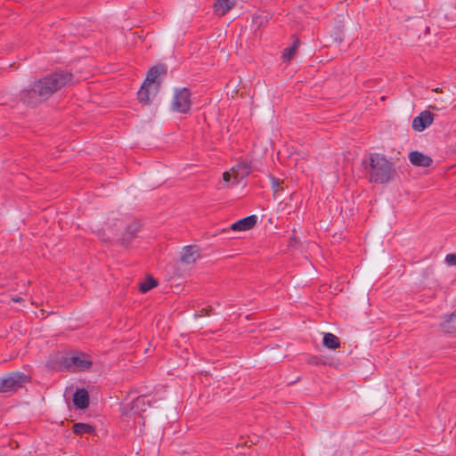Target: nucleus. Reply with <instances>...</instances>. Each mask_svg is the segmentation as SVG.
I'll return each instance as SVG.
<instances>
[{
  "label": "nucleus",
  "mask_w": 456,
  "mask_h": 456,
  "mask_svg": "<svg viewBox=\"0 0 456 456\" xmlns=\"http://www.w3.org/2000/svg\"><path fill=\"white\" fill-rule=\"evenodd\" d=\"M73 83V75L68 71H57L37 80L30 88L20 93V100L28 106H37L47 100L61 87Z\"/></svg>",
  "instance_id": "nucleus-1"
},
{
  "label": "nucleus",
  "mask_w": 456,
  "mask_h": 456,
  "mask_svg": "<svg viewBox=\"0 0 456 456\" xmlns=\"http://www.w3.org/2000/svg\"><path fill=\"white\" fill-rule=\"evenodd\" d=\"M366 170L369 181L379 184L393 181L396 175L394 164L379 153L369 155V165L366 167Z\"/></svg>",
  "instance_id": "nucleus-2"
},
{
  "label": "nucleus",
  "mask_w": 456,
  "mask_h": 456,
  "mask_svg": "<svg viewBox=\"0 0 456 456\" xmlns=\"http://www.w3.org/2000/svg\"><path fill=\"white\" fill-rule=\"evenodd\" d=\"M93 365L90 356L86 354H74L71 356H61L58 363L53 368L57 370H85Z\"/></svg>",
  "instance_id": "nucleus-3"
},
{
  "label": "nucleus",
  "mask_w": 456,
  "mask_h": 456,
  "mask_svg": "<svg viewBox=\"0 0 456 456\" xmlns=\"http://www.w3.org/2000/svg\"><path fill=\"white\" fill-rule=\"evenodd\" d=\"M191 106V93L187 87L175 88L171 108L174 111L185 114Z\"/></svg>",
  "instance_id": "nucleus-4"
},
{
  "label": "nucleus",
  "mask_w": 456,
  "mask_h": 456,
  "mask_svg": "<svg viewBox=\"0 0 456 456\" xmlns=\"http://www.w3.org/2000/svg\"><path fill=\"white\" fill-rule=\"evenodd\" d=\"M27 381V376L21 372H11L0 379V393L17 391Z\"/></svg>",
  "instance_id": "nucleus-5"
},
{
  "label": "nucleus",
  "mask_w": 456,
  "mask_h": 456,
  "mask_svg": "<svg viewBox=\"0 0 456 456\" xmlns=\"http://www.w3.org/2000/svg\"><path fill=\"white\" fill-rule=\"evenodd\" d=\"M231 171L233 177L232 183L237 184L251 173V165L249 162L242 160L232 167Z\"/></svg>",
  "instance_id": "nucleus-6"
},
{
  "label": "nucleus",
  "mask_w": 456,
  "mask_h": 456,
  "mask_svg": "<svg viewBox=\"0 0 456 456\" xmlns=\"http://www.w3.org/2000/svg\"><path fill=\"white\" fill-rule=\"evenodd\" d=\"M433 121L434 115L428 110H424L412 119L411 126L415 131L422 132L428 127Z\"/></svg>",
  "instance_id": "nucleus-7"
},
{
  "label": "nucleus",
  "mask_w": 456,
  "mask_h": 456,
  "mask_svg": "<svg viewBox=\"0 0 456 456\" xmlns=\"http://www.w3.org/2000/svg\"><path fill=\"white\" fill-rule=\"evenodd\" d=\"M409 160L413 166L423 167H429L433 162L429 156L418 151H413L409 153Z\"/></svg>",
  "instance_id": "nucleus-8"
},
{
  "label": "nucleus",
  "mask_w": 456,
  "mask_h": 456,
  "mask_svg": "<svg viewBox=\"0 0 456 456\" xmlns=\"http://www.w3.org/2000/svg\"><path fill=\"white\" fill-rule=\"evenodd\" d=\"M256 222L257 216L256 215H251L233 223L231 228L232 231H248L253 228Z\"/></svg>",
  "instance_id": "nucleus-9"
},
{
  "label": "nucleus",
  "mask_w": 456,
  "mask_h": 456,
  "mask_svg": "<svg viewBox=\"0 0 456 456\" xmlns=\"http://www.w3.org/2000/svg\"><path fill=\"white\" fill-rule=\"evenodd\" d=\"M89 395L88 392L84 388H78L76 390L73 395V403L76 408L84 410L89 405Z\"/></svg>",
  "instance_id": "nucleus-10"
},
{
  "label": "nucleus",
  "mask_w": 456,
  "mask_h": 456,
  "mask_svg": "<svg viewBox=\"0 0 456 456\" xmlns=\"http://www.w3.org/2000/svg\"><path fill=\"white\" fill-rule=\"evenodd\" d=\"M200 257L199 248L196 246H185L180 256L183 263L192 264Z\"/></svg>",
  "instance_id": "nucleus-11"
},
{
  "label": "nucleus",
  "mask_w": 456,
  "mask_h": 456,
  "mask_svg": "<svg viewBox=\"0 0 456 456\" xmlns=\"http://www.w3.org/2000/svg\"><path fill=\"white\" fill-rule=\"evenodd\" d=\"M236 4V0H216L214 4V12L222 17L225 15Z\"/></svg>",
  "instance_id": "nucleus-12"
},
{
  "label": "nucleus",
  "mask_w": 456,
  "mask_h": 456,
  "mask_svg": "<svg viewBox=\"0 0 456 456\" xmlns=\"http://www.w3.org/2000/svg\"><path fill=\"white\" fill-rule=\"evenodd\" d=\"M166 72L167 69L164 65H156L149 69L143 83H145V85L151 86L152 84L157 82V78L159 75L166 74Z\"/></svg>",
  "instance_id": "nucleus-13"
},
{
  "label": "nucleus",
  "mask_w": 456,
  "mask_h": 456,
  "mask_svg": "<svg viewBox=\"0 0 456 456\" xmlns=\"http://www.w3.org/2000/svg\"><path fill=\"white\" fill-rule=\"evenodd\" d=\"M441 329L445 333L456 336V311L445 318L441 323Z\"/></svg>",
  "instance_id": "nucleus-14"
},
{
  "label": "nucleus",
  "mask_w": 456,
  "mask_h": 456,
  "mask_svg": "<svg viewBox=\"0 0 456 456\" xmlns=\"http://www.w3.org/2000/svg\"><path fill=\"white\" fill-rule=\"evenodd\" d=\"M139 229L140 224L137 221H134L129 225H127L125 230V233L120 239L122 240V243H128L135 236Z\"/></svg>",
  "instance_id": "nucleus-15"
},
{
  "label": "nucleus",
  "mask_w": 456,
  "mask_h": 456,
  "mask_svg": "<svg viewBox=\"0 0 456 456\" xmlns=\"http://www.w3.org/2000/svg\"><path fill=\"white\" fill-rule=\"evenodd\" d=\"M323 345L330 349H337L340 346L339 339L332 333H326L323 337Z\"/></svg>",
  "instance_id": "nucleus-16"
},
{
  "label": "nucleus",
  "mask_w": 456,
  "mask_h": 456,
  "mask_svg": "<svg viewBox=\"0 0 456 456\" xmlns=\"http://www.w3.org/2000/svg\"><path fill=\"white\" fill-rule=\"evenodd\" d=\"M158 285V282L156 280L149 276L147 279H145L140 284V291L142 293L148 292L150 289L155 288Z\"/></svg>",
  "instance_id": "nucleus-17"
},
{
  "label": "nucleus",
  "mask_w": 456,
  "mask_h": 456,
  "mask_svg": "<svg viewBox=\"0 0 456 456\" xmlns=\"http://www.w3.org/2000/svg\"><path fill=\"white\" fill-rule=\"evenodd\" d=\"M72 430L76 435H83L91 433L93 428L88 424L78 422L73 425Z\"/></svg>",
  "instance_id": "nucleus-18"
},
{
  "label": "nucleus",
  "mask_w": 456,
  "mask_h": 456,
  "mask_svg": "<svg viewBox=\"0 0 456 456\" xmlns=\"http://www.w3.org/2000/svg\"><path fill=\"white\" fill-rule=\"evenodd\" d=\"M149 85H145L142 83L140 90L137 93L138 99L141 102H149L150 101V93H149Z\"/></svg>",
  "instance_id": "nucleus-19"
},
{
  "label": "nucleus",
  "mask_w": 456,
  "mask_h": 456,
  "mask_svg": "<svg viewBox=\"0 0 456 456\" xmlns=\"http://www.w3.org/2000/svg\"><path fill=\"white\" fill-rule=\"evenodd\" d=\"M297 50V42L293 44V45L287 47L284 49L282 53V57L285 61H289L292 59Z\"/></svg>",
  "instance_id": "nucleus-20"
},
{
  "label": "nucleus",
  "mask_w": 456,
  "mask_h": 456,
  "mask_svg": "<svg viewBox=\"0 0 456 456\" xmlns=\"http://www.w3.org/2000/svg\"><path fill=\"white\" fill-rule=\"evenodd\" d=\"M445 262L449 265H456V254H448L445 256Z\"/></svg>",
  "instance_id": "nucleus-21"
},
{
  "label": "nucleus",
  "mask_w": 456,
  "mask_h": 456,
  "mask_svg": "<svg viewBox=\"0 0 456 456\" xmlns=\"http://www.w3.org/2000/svg\"><path fill=\"white\" fill-rule=\"evenodd\" d=\"M213 309L211 307H208V308H202L200 310V314H196L195 316L196 317H202V316H205V315H210L211 313H212Z\"/></svg>",
  "instance_id": "nucleus-22"
},
{
  "label": "nucleus",
  "mask_w": 456,
  "mask_h": 456,
  "mask_svg": "<svg viewBox=\"0 0 456 456\" xmlns=\"http://www.w3.org/2000/svg\"><path fill=\"white\" fill-rule=\"evenodd\" d=\"M272 187L275 192L278 191L279 187H280L279 179H277L275 177H272Z\"/></svg>",
  "instance_id": "nucleus-23"
},
{
  "label": "nucleus",
  "mask_w": 456,
  "mask_h": 456,
  "mask_svg": "<svg viewBox=\"0 0 456 456\" xmlns=\"http://www.w3.org/2000/svg\"><path fill=\"white\" fill-rule=\"evenodd\" d=\"M232 176V171H225L224 174H223V179L224 181L225 182H229L231 180V177Z\"/></svg>",
  "instance_id": "nucleus-24"
},
{
  "label": "nucleus",
  "mask_w": 456,
  "mask_h": 456,
  "mask_svg": "<svg viewBox=\"0 0 456 456\" xmlns=\"http://www.w3.org/2000/svg\"><path fill=\"white\" fill-rule=\"evenodd\" d=\"M13 301H15V302H21L22 298L21 297L13 298Z\"/></svg>",
  "instance_id": "nucleus-25"
},
{
  "label": "nucleus",
  "mask_w": 456,
  "mask_h": 456,
  "mask_svg": "<svg viewBox=\"0 0 456 456\" xmlns=\"http://www.w3.org/2000/svg\"><path fill=\"white\" fill-rule=\"evenodd\" d=\"M145 397H138L136 399V402L139 403L140 401H144Z\"/></svg>",
  "instance_id": "nucleus-26"
}]
</instances>
